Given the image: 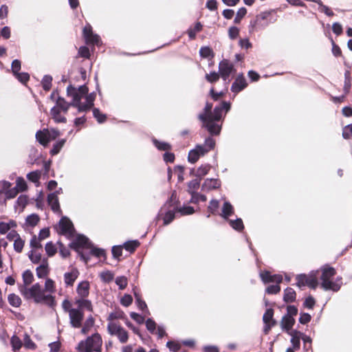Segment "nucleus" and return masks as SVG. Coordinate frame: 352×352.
Masks as SVG:
<instances>
[{"instance_id":"nucleus-61","label":"nucleus","mask_w":352,"mask_h":352,"mask_svg":"<svg viewBox=\"0 0 352 352\" xmlns=\"http://www.w3.org/2000/svg\"><path fill=\"white\" fill-rule=\"evenodd\" d=\"M23 84H26L30 80V75L26 72L16 73L14 75Z\"/></svg>"},{"instance_id":"nucleus-41","label":"nucleus","mask_w":352,"mask_h":352,"mask_svg":"<svg viewBox=\"0 0 352 352\" xmlns=\"http://www.w3.org/2000/svg\"><path fill=\"white\" fill-rule=\"evenodd\" d=\"M8 300L10 305L14 307H19L21 305V299L15 294H10L8 296Z\"/></svg>"},{"instance_id":"nucleus-62","label":"nucleus","mask_w":352,"mask_h":352,"mask_svg":"<svg viewBox=\"0 0 352 352\" xmlns=\"http://www.w3.org/2000/svg\"><path fill=\"white\" fill-rule=\"evenodd\" d=\"M40 240L36 237V235H34L30 240V247L33 249L32 250H36L37 249H41L42 250V245L41 244Z\"/></svg>"},{"instance_id":"nucleus-47","label":"nucleus","mask_w":352,"mask_h":352,"mask_svg":"<svg viewBox=\"0 0 352 352\" xmlns=\"http://www.w3.org/2000/svg\"><path fill=\"white\" fill-rule=\"evenodd\" d=\"M176 211L181 213L182 215L192 214L195 212V210L192 206H184L179 208L177 205L175 206Z\"/></svg>"},{"instance_id":"nucleus-3","label":"nucleus","mask_w":352,"mask_h":352,"mask_svg":"<svg viewBox=\"0 0 352 352\" xmlns=\"http://www.w3.org/2000/svg\"><path fill=\"white\" fill-rule=\"evenodd\" d=\"M336 271L332 267H328L322 269L320 276L321 287L324 290H331L338 292L340 289L342 285V277H338L335 281H332L331 278L336 275Z\"/></svg>"},{"instance_id":"nucleus-64","label":"nucleus","mask_w":352,"mask_h":352,"mask_svg":"<svg viewBox=\"0 0 352 352\" xmlns=\"http://www.w3.org/2000/svg\"><path fill=\"white\" fill-rule=\"evenodd\" d=\"M144 322H145V324H146L147 330L151 333H154L155 332L156 326H157L155 322L153 319H151V318H148Z\"/></svg>"},{"instance_id":"nucleus-50","label":"nucleus","mask_w":352,"mask_h":352,"mask_svg":"<svg viewBox=\"0 0 352 352\" xmlns=\"http://www.w3.org/2000/svg\"><path fill=\"white\" fill-rule=\"evenodd\" d=\"M39 221V216L36 214H30L26 218V223L32 227L36 226Z\"/></svg>"},{"instance_id":"nucleus-2","label":"nucleus","mask_w":352,"mask_h":352,"mask_svg":"<svg viewBox=\"0 0 352 352\" xmlns=\"http://www.w3.org/2000/svg\"><path fill=\"white\" fill-rule=\"evenodd\" d=\"M274 10L265 11L257 14L254 19L250 21L249 25V32L254 34L260 30H264L270 23L276 21Z\"/></svg>"},{"instance_id":"nucleus-23","label":"nucleus","mask_w":352,"mask_h":352,"mask_svg":"<svg viewBox=\"0 0 352 352\" xmlns=\"http://www.w3.org/2000/svg\"><path fill=\"white\" fill-rule=\"evenodd\" d=\"M126 314H124V312L122 310H121L120 309H118L111 312L107 318L108 323H111V322L120 323L119 322H117L116 320H126Z\"/></svg>"},{"instance_id":"nucleus-60","label":"nucleus","mask_w":352,"mask_h":352,"mask_svg":"<svg viewBox=\"0 0 352 352\" xmlns=\"http://www.w3.org/2000/svg\"><path fill=\"white\" fill-rule=\"evenodd\" d=\"M16 183V185L15 188H17V189L19 190V192H23L27 190L28 185H27L26 182L25 181V179L23 177L17 178Z\"/></svg>"},{"instance_id":"nucleus-55","label":"nucleus","mask_w":352,"mask_h":352,"mask_svg":"<svg viewBox=\"0 0 352 352\" xmlns=\"http://www.w3.org/2000/svg\"><path fill=\"white\" fill-rule=\"evenodd\" d=\"M93 115L99 123H103L107 120V116L103 114L98 108H94Z\"/></svg>"},{"instance_id":"nucleus-30","label":"nucleus","mask_w":352,"mask_h":352,"mask_svg":"<svg viewBox=\"0 0 352 352\" xmlns=\"http://www.w3.org/2000/svg\"><path fill=\"white\" fill-rule=\"evenodd\" d=\"M234 214V208L228 201H225L221 210V216L226 220L229 219V217Z\"/></svg>"},{"instance_id":"nucleus-44","label":"nucleus","mask_w":352,"mask_h":352,"mask_svg":"<svg viewBox=\"0 0 352 352\" xmlns=\"http://www.w3.org/2000/svg\"><path fill=\"white\" fill-rule=\"evenodd\" d=\"M65 142H66V140L65 139H62V140H58V142H56L53 145V148L51 149V151L50 152V154L52 155H57L60 152V151L61 150L63 146H64Z\"/></svg>"},{"instance_id":"nucleus-22","label":"nucleus","mask_w":352,"mask_h":352,"mask_svg":"<svg viewBox=\"0 0 352 352\" xmlns=\"http://www.w3.org/2000/svg\"><path fill=\"white\" fill-rule=\"evenodd\" d=\"M78 275L79 272L76 268H73L71 272L65 273L64 281L66 286L72 287Z\"/></svg>"},{"instance_id":"nucleus-48","label":"nucleus","mask_w":352,"mask_h":352,"mask_svg":"<svg viewBox=\"0 0 352 352\" xmlns=\"http://www.w3.org/2000/svg\"><path fill=\"white\" fill-rule=\"evenodd\" d=\"M25 245V241L19 236L14 239V250L17 253H21L23 251Z\"/></svg>"},{"instance_id":"nucleus-28","label":"nucleus","mask_w":352,"mask_h":352,"mask_svg":"<svg viewBox=\"0 0 352 352\" xmlns=\"http://www.w3.org/2000/svg\"><path fill=\"white\" fill-rule=\"evenodd\" d=\"M72 106V102H67L65 98L58 96L56 100V106L54 107L58 108L63 113H67L69 108Z\"/></svg>"},{"instance_id":"nucleus-26","label":"nucleus","mask_w":352,"mask_h":352,"mask_svg":"<svg viewBox=\"0 0 352 352\" xmlns=\"http://www.w3.org/2000/svg\"><path fill=\"white\" fill-rule=\"evenodd\" d=\"M294 324L295 319L290 316H283L280 321L282 329L287 331H290Z\"/></svg>"},{"instance_id":"nucleus-5","label":"nucleus","mask_w":352,"mask_h":352,"mask_svg":"<svg viewBox=\"0 0 352 352\" xmlns=\"http://www.w3.org/2000/svg\"><path fill=\"white\" fill-rule=\"evenodd\" d=\"M91 245L88 238L84 235H78L76 239L70 244V248L76 251L81 259L87 264L89 260V256H87L80 249H89L91 248Z\"/></svg>"},{"instance_id":"nucleus-33","label":"nucleus","mask_w":352,"mask_h":352,"mask_svg":"<svg viewBox=\"0 0 352 352\" xmlns=\"http://www.w3.org/2000/svg\"><path fill=\"white\" fill-rule=\"evenodd\" d=\"M203 29V25L200 22H197L194 27L189 28L187 30V34L188 35L189 39L190 41H193L196 38V34L198 32H200Z\"/></svg>"},{"instance_id":"nucleus-32","label":"nucleus","mask_w":352,"mask_h":352,"mask_svg":"<svg viewBox=\"0 0 352 352\" xmlns=\"http://www.w3.org/2000/svg\"><path fill=\"white\" fill-rule=\"evenodd\" d=\"M296 293L292 287H287L284 290L283 300L286 303L293 302L296 300Z\"/></svg>"},{"instance_id":"nucleus-51","label":"nucleus","mask_w":352,"mask_h":352,"mask_svg":"<svg viewBox=\"0 0 352 352\" xmlns=\"http://www.w3.org/2000/svg\"><path fill=\"white\" fill-rule=\"evenodd\" d=\"M52 78L51 76L46 75L43 77L41 83L43 89L48 91L52 88Z\"/></svg>"},{"instance_id":"nucleus-25","label":"nucleus","mask_w":352,"mask_h":352,"mask_svg":"<svg viewBox=\"0 0 352 352\" xmlns=\"http://www.w3.org/2000/svg\"><path fill=\"white\" fill-rule=\"evenodd\" d=\"M89 283L87 280L80 282L76 288L78 294L81 298H87L89 294Z\"/></svg>"},{"instance_id":"nucleus-45","label":"nucleus","mask_w":352,"mask_h":352,"mask_svg":"<svg viewBox=\"0 0 352 352\" xmlns=\"http://www.w3.org/2000/svg\"><path fill=\"white\" fill-rule=\"evenodd\" d=\"M220 186L219 181L216 179H207L204 182L203 186L208 189H216Z\"/></svg>"},{"instance_id":"nucleus-37","label":"nucleus","mask_w":352,"mask_h":352,"mask_svg":"<svg viewBox=\"0 0 352 352\" xmlns=\"http://www.w3.org/2000/svg\"><path fill=\"white\" fill-rule=\"evenodd\" d=\"M22 278L23 282V284L22 285H25V287H28L34 281V275L30 270H27L23 272L22 274Z\"/></svg>"},{"instance_id":"nucleus-1","label":"nucleus","mask_w":352,"mask_h":352,"mask_svg":"<svg viewBox=\"0 0 352 352\" xmlns=\"http://www.w3.org/2000/svg\"><path fill=\"white\" fill-rule=\"evenodd\" d=\"M19 290L25 299H34L36 303H45L52 307L55 304L54 297L52 295H45L39 283H35L32 287L19 285Z\"/></svg>"},{"instance_id":"nucleus-29","label":"nucleus","mask_w":352,"mask_h":352,"mask_svg":"<svg viewBox=\"0 0 352 352\" xmlns=\"http://www.w3.org/2000/svg\"><path fill=\"white\" fill-rule=\"evenodd\" d=\"M61 111V110H59L58 108L56 107H52L50 111L52 118L56 123L67 122L66 118L60 114Z\"/></svg>"},{"instance_id":"nucleus-56","label":"nucleus","mask_w":352,"mask_h":352,"mask_svg":"<svg viewBox=\"0 0 352 352\" xmlns=\"http://www.w3.org/2000/svg\"><path fill=\"white\" fill-rule=\"evenodd\" d=\"M116 283L120 289L123 290L128 285L127 278L124 276H118L116 279Z\"/></svg>"},{"instance_id":"nucleus-42","label":"nucleus","mask_w":352,"mask_h":352,"mask_svg":"<svg viewBox=\"0 0 352 352\" xmlns=\"http://www.w3.org/2000/svg\"><path fill=\"white\" fill-rule=\"evenodd\" d=\"M219 206V203L217 200H211L208 206V212H209V214L207 217H210V214H216L217 213Z\"/></svg>"},{"instance_id":"nucleus-9","label":"nucleus","mask_w":352,"mask_h":352,"mask_svg":"<svg viewBox=\"0 0 352 352\" xmlns=\"http://www.w3.org/2000/svg\"><path fill=\"white\" fill-rule=\"evenodd\" d=\"M200 179H195L191 180L188 184V192L191 195L190 203L197 204V197H200L202 202H205L207 200V197L204 195H201L196 192V190L199 189L200 186Z\"/></svg>"},{"instance_id":"nucleus-52","label":"nucleus","mask_w":352,"mask_h":352,"mask_svg":"<svg viewBox=\"0 0 352 352\" xmlns=\"http://www.w3.org/2000/svg\"><path fill=\"white\" fill-rule=\"evenodd\" d=\"M10 342L12 347L14 351L19 350L23 346L22 341L16 336H13L12 337Z\"/></svg>"},{"instance_id":"nucleus-12","label":"nucleus","mask_w":352,"mask_h":352,"mask_svg":"<svg viewBox=\"0 0 352 352\" xmlns=\"http://www.w3.org/2000/svg\"><path fill=\"white\" fill-rule=\"evenodd\" d=\"M59 234L62 235H68L72 236L74 234V228L70 219L66 217H63L59 221Z\"/></svg>"},{"instance_id":"nucleus-24","label":"nucleus","mask_w":352,"mask_h":352,"mask_svg":"<svg viewBox=\"0 0 352 352\" xmlns=\"http://www.w3.org/2000/svg\"><path fill=\"white\" fill-rule=\"evenodd\" d=\"M273 316H274V310L273 309L270 308V309H267L263 316V320L264 322V323L265 324H267L268 327L267 328L265 329V331H268L269 329H270V328L272 327V326H274L276 324V321L274 320H273Z\"/></svg>"},{"instance_id":"nucleus-7","label":"nucleus","mask_w":352,"mask_h":352,"mask_svg":"<svg viewBox=\"0 0 352 352\" xmlns=\"http://www.w3.org/2000/svg\"><path fill=\"white\" fill-rule=\"evenodd\" d=\"M296 280H297L296 285L299 287L308 286L315 289L318 285L317 275L314 272L308 275L305 274H298L296 276Z\"/></svg>"},{"instance_id":"nucleus-6","label":"nucleus","mask_w":352,"mask_h":352,"mask_svg":"<svg viewBox=\"0 0 352 352\" xmlns=\"http://www.w3.org/2000/svg\"><path fill=\"white\" fill-rule=\"evenodd\" d=\"M107 331L111 336H115L118 338L122 344L126 343L129 340V333L124 329L120 323H108Z\"/></svg>"},{"instance_id":"nucleus-27","label":"nucleus","mask_w":352,"mask_h":352,"mask_svg":"<svg viewBox=\"0 0 352 352\" xmlns=\"http://www.w3.org/2000/svg\"><path fill=\"white\" fill-rule=\"evenodd\" d=\"M75 304L78 305L77 309L83 311V309H86L89 311H93V306L91 302L89 300L85 299V298L80 297V299H76Z\"/></svg>"},{"instance_id":"nucleus-10","label":"nucleus","mask_w":352,"mask_h":352,"mask_svg":"<svg viewBox=\"0 0 352 352\" xmlns=\"http://www.w3.org/2000/svg\"><path fill=\"white\" fill-rule=\"evenodd\" d=\"M69 322L72 327L78 329L82 327L84 319L82 310L72 309L69 310Z\"/></svg>"},{"instance_id":"nucleus-13","label":"nucleus","mask_w":352,"mask_h":352,"mask_svg":"<svg viewBox=\"0 0 352 352\" xmlns=\"http://www.w3.org/2000/svg\"><path fill=\"white\" fill-rule=\"evenodd\" d=\"M82 35L87 44L98 45L100 41V37L93 33L92 28L89 24L83 28Z\"/></svg>"},{"instance_id":"nucleus-21","label":"nucleus","mask_w":352,"mask_h":352,"mask_svg":"<svg viewBox=\"0 0 352 352\" xmlns=\"http://www.w3.org/2000/svg\"><path fill=\"white\" fill-rule=\"evenodd\" d=\"M36 139L39 142L40 144L43 146L44 147H46L49 142H50V134H49V129H44L43 130H38L36 133Z\"/></svg>"},{"instance_id":"nucleus-43","label":"nucleus","mask_w":352,"mask_h":352,"mask_svg":"<svg viewBox=\"0 0 352 352\" xmlns=\"http://www.w3.org/2000/svg\"><path fill=\"white\" fill-rule=\"evenodd\" d=\"M215 140L212 138H207L205 140L204 144L201 145L204 151H207L208 153L210 151L213 150L215 146Z\"/></svg>"},{"instance_id":"nucleus-36","label":"nucleus","mask_w":352,"mask_h":352,"mask_svg":"<svg viewBox=\"0 0 352 352\" xmlns=\"http://www.w3.org/2000/svg\"><path fill=\"white\" fill-rule=\"evenodd\" d=\"M140 245V243L139 241L133 240L125 242L123 248L130 253H133Z\"/></svg>"},{"instance_id":"nucleus-49","label":"nucleus","mask_w":352,"mask_h":352,"mask_svg":"<svg viewBox=\"0 0 352 352\" xmlns=\"http://www.w3.org/2000/svg\"><path fill=\"white\" fill-rule=\"evenodd\" d=\"M19 192V190L17 189V188L14 187L12 188H8L5 193V198L3 199V202L6 203L7 199L14 198L18 195Z\"/></svg>"},{"instance_id":"nucleus-57","label":"nucleus","mask_w":352,"mask_h":352,"mask_svg":"<svg viewBox=\"0 0 352 352\" xmlns=\"http://www.w3.org/2000/svg\"><path fill=\"white\" fill-rule=\"evenodd\" d=\"M200 56L202 58H208L210 56L213 57L214 53L210 47H201L199 50Z\"/></svg>"},{"instance_id":"nucleus-8","label":"nucleus","mask_w":352,"mask_h":352,"mask_svg":"<svg viewBox=\"0 0 352 352\" xmlns=\"http://www.w3.org/2000/svg\"><path fill=\"white\" fill-rule=\"evenodd\" d=\"M198 118L202 122V126L206 128L211 135H218L221 130V126L216 123L217 120L206 118V115H199Z\"/></svg>"},{"instance_id":"nucleus-58","label":"nucleus","mask_w":352,"mask_h":352,"mask_svg":"<svg viewBox=\"0 0 352 352\" xmlns=\"http://www.w3.org/2000/svg\"><path fill=\"white\" fill-rule=\"evenodd\" d=\"M45 249L49 256H53L57 252V249L52 242L47 243Z\"/></svg>"},{"instance_id":"nucleus-14","label":"nucleus","mask_w":352,"mask_h":352,"mask_svg":"<svg viewBox=\"0 0 352 352\" xmlns=\"http://www.w3.org/2000/svg\"><path fill=\"white\" fill-rule=\"evenodd\" d=\"M230 109V103L223 101L221 104L214 107L210 118L214 120L220 121L222 118L223 111L225 110L226 113H227Z\"/></svg>"},{"instance_id":"nucleus-20","label":"nucleus","mask_w":352,"mask_h":352,"mask_svg":"<svg viewBox=\"0 0 352 352\" xmlns=\"http://www.w3.org/2000/svg\"><path fill=\"white\" fill-rule=\"evenodd\" d=\"M50 268L49 267L47 258H43L42 263L36 269V276L39 278H43L50 274Z\"/></svg>"},{"instance_id":"nucleus-46","label":"nucleus","mask_w":352,"mask_h":352,"mask_svg":"<svg viewBox=\"0 0 352 352\" xmlns=\"http://www.w3.org/2000/svg\"><path fill=\"white\" fill-rule=\"evenodd\" d=\"M210 170V166L209 164L201 165L197 170L195 174L196 177L201 179V178L208 174Z\"/></svg>"},{"instance_id":"nucleus-4","label":"nucleus","mask_w":352,"mask_h":352,"mask_svg":"<svg viewBox=\"0 0 352 352\" xmlns=\"http://www.w3.org/2000/svg\"><path fill=\"white\" fill-rule=\"evenodd\" d=\"M102 342L101 335L95 333L81 340L76 349L78 352H102Z\"/></svg>"},{"instance_id":"nucleus-19","label":"nucleus","mask_w":352,"mask_h":352,"mask_svg":"<svg viewBox=\"0 0 352 352\" xmlns=\"http://www.w3.org/2000/svg\"><path fill=\"white\" fill-rule=\"evenodd\" d=\"M173 197H174V195L173 194L170 199V201L164 205V207H166V206L167 204H168L169 206H172L171 202L173 201ZM175 212H177L175 207V206H173V209H169L167 212H165V214H164L163 218H162L163 221H164V226H166V225L170 223L175 219Z\"/></svg>"},{"instance_id":"nucleus-59","label":"nucleus","mask_w":352,"mask_h":352,"mask_svg":"<svg viewBox=\"0 0 352 352\" xmlns=\"http://www.w3.org/2000/svg\"><path fill=\"white\" fill-rule=\"evenodd\" d=\"M45 290L50 293L56 292L55 283L51 278H47L45 283Z\"/></svg>"},{"instance_id":"nucleus-39","label":"nucleus","mask_w":352,"mask_h":352,"mask_svg":"<svg viewBox=\"0 0 352 352\" xmlns=\"http://www.w3.org/2000/svg\"><path fill=\"white\" fill-rule=\"evenodd\" d=\"M227 221L230 226L238 232H241L244 229L243 222L241 218H238L236 220L228 219Z\"/></svg>"},{"instance_id":"nucleus-40","label":"nucleus","mask_w":352,"mask_h":352,"mask_svg":"<svg viewBox=\"0 0 352 352\" xmlns=\"http://www.w3.org/2000/svg\"><path fill=\"white\" fill-rule=\"evenodd\" d=\"M30 260L34 264H38L40 262L42 263V258L41 253L37 252L36 250H31L28 254Z\"/></svg>"},{"instance_id":"nucleus-18","label":"nucleus","mask_w":352,"mask_h":352,"mask_svg":"<svg viewBox=\"0 0 352 352\" xmlns=\"http://www.w3.org/2000/svg\"><path fill=\"white\" fill-rule=\"evenodd\" d=\"M207 153V151H204L201 145H197L196 147L190 151L188 156V162L195 164L201 156H204Z\"/></svg>"},{"instance_id":"nucleus-35","label":"nucleus","mask_w":352,"mask_h":352,"mask_svg":"<svg viewBox=\"0 0 352 352\" xmlns=\"http://www.w3.org/2000/svg\"><path fill=\"white\" fill-rule=\"evenodd\" d=\"M154 146L159 150L163 151H168L172 149V146L167 142L160 141L155 138L152 140Z\"/></svg>"},{"instance_id":"nucleus-34","label":"nucleus","mask_w":352,"mask_h":352,"mask_svg":"<svg viewBox=\"0 0 352 352\" xmlns=\"http://www.w3.org/2000/svg\"><path fill=\"white\" fill-rule=\"evenodd\" d=\"M352 86V76L349 70H346L344 72V83L343 87V91L345 94H349Z\"/></svg>"},{"instance_id":"nucleus-54","label":"nucleus","mask_w":352,"mask_h":352,"mask_svg":"<svg viewBox=\"0 0 352 352\" xmlns=\"http://www.w3.org/2000/svg\"><path fill=\"white\" fill-rule=\"evenodd\" d=\"M220 77L219 73L216 72H212L210 74H206L205 76L206 80L212 84L217 82Z\"/></svg>"},{"instance_id":"nucleus-63","label":"nucleus","mask_w":352,"mask_h":352,"mask_svg":"<svg viewBox=\"0 0 352 352\" xmlns=\"http://www.w3.org/2000/svg\"><path fill=\"white\" fill-rule=\"evenodd\" d=\"M27 177L32 182H38L41 177V172L38 170L30 172L27 175Z\"/></svg>"},{"instance_id":"nucleus-15","label":"nucleus","mask_w":352,"mask_h":352,"mask_svg":"<svg viewBox=\"0 0 352 352\" xmlns=\"http://www.w3.org/2000/svg\"><path fill=\"white\" fill-rule=\"evenodd\" d=\"M248 87V82L243 74H239L231 86V91L238 94Z\"/></svg>"},{"instance_id":"nucleus-11","label":"nucleus","mask_w":352,"mask_h":352,"mask_svg":"<svg viewBox=\"0 0 352 352\" xmlns=\"http://www.w3.org/2000/svg\"><path fill=\"white\" fill-rule=\"evenodd\" d=\"M234 70V65L228 59L222 60L219 64V73L220 76L226 80Z\"/></svg>"},{"instance_id":"nucleus-53","label":"nucleus","mask_w":352,"mask_h":352,"mask_svg":"<svg viewBox=\"0 0 352 352\" xmlns=\"http://www.w3.org/2000/svg\"><path fill=\"white\" fill-rule=\"evenodd\" d=\"M100 277L104 283H110L113 280L114 274L109 270L104 271L100 273Z\"/></svg>"},{"instance_id":"nucleus-17","label":"nucleus","mask_w":352,"mask_h":352,"mask_svg":"<svg viewBox=\"0 0 352 352\" xmlns=\"http://www.w3.org/2000/svg\"><path fill=\"white\" fill-rule=\"evenodd\" d=\"M47 201L50 206L51 210L59 215L62 214V210L60 207L58 197L56 196V192H52L47 195Z\"/></svg>"},{"instance_id":"nucleus-31","label":"nucleus","mask_w":352,"mask_h":352,"mask_svg":"<svg viewBox=\"0 0 352 352\" xmlns=\"http://www.w3.org/2000/svg\"><path fill=\"white\" fill-rule=\"evenodd\" d=\"M290 335L292 336L291 342L292 344L293 349L298 350L300 346V336H302V333L294 330L291 332Z\"/></svg>"},{"instance_id":"nucleus-38","label":"nucleus","mask_w":352,"mask_h":352,"mask_svg":"<svg viewBox=\"0 0 352 352\" xmlns=\"http://www.w3.org/2000/svg\"><path fill=\"white\" fill-rule=\"evenodd\" d=\"M89 249H90L89 254H87V256H89V257H90V256H94L97 258L103 257L104 259H106L107 256H106V252H105L104 250L98 248L91 247V248H89Z\"/></svg>"},{"instance_id":"nucleus-16","label":"nucleus","mask_w":352,"mask_h":352,"mask_svg":"<svg viewBox=\"0 0 352 352\" xmlns=\"http://www.w3.org/2000/svg\"><path fill=\"white\" fill-rule=\"evenodd\" d=\"M261 280L265 283H276L280 284L283 281V276L280 274H272L269 271H263L260 273Z\"/></svg>"}]
</instances>
